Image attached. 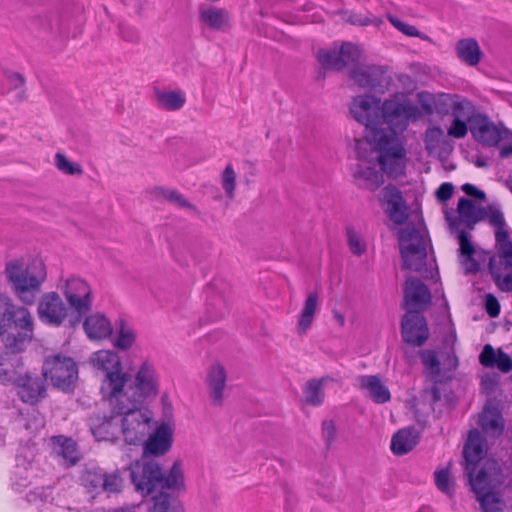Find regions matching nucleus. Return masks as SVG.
<instances>
[{
	"label": "nucleus",
	"mask_w": 512,
	"mask_h": 512,
	"mask_svg": "<svg viewBox=\"0 0 512 512\" xmlns=\"http://www.w3.org/2000/svg\"><path fill=\"white\" fill-rule=\"evenodd\" d=\"M57 289L65 297L69 307L82 317L89 313L93 305V291L87 280L77 275L61 276Z\"/></svg>",
	"instance_id": "11"
},
{
	"label": "nucleus",
	"mask_w": 512,
	"mask_h": 512,
	"mask_svg": "<svg viewBox=\"0 0 512 512\" xmlns=\"http://www.w3.org/2000/svg\"><path fill=\"white\" fill-rule=\"evenodd\" d=\"M419 433L413 427L399 430L391 440V450L396 455H404L410 452L419 441Z\"/></svg>",
	"instance_id": "33"
},
{
	"label": "nucleus",
	"mask_w": 512,
	"mask_h": 512,
	"mask_svg": "<svg viewBox=\"0 0 512 512\" xmlns=\"http://www.w3.org/2000/svg\"><path fill=\"white\" fill-rule=\"evenodd\" d=\"M104 473L101 469L88 470L83 475V482L91 491L101 490L103 486Z\"/></svg>",
	"instance_id": "47"
},
{
	"label": "nucleus",
	"mask_w": 512,
	"mask_h": 512,
	"mask_svg": "<svg viewBox=\"0 0 512 512\" xmlns=\"http://www.w3.org/2000/svg\"><path fill=\"white\" fill-rule=\"evenodd\" d=\"M353 176L358 187L370 191H375L384 182L382 173L362 164L356 167Z\"/></svg>",
	"instance_id": "36"
},
{
	"label": "nucleus",
	"mask_w": 512,
	"mask_h": 512,
	"mask_svg": "<svg viewBox=\"0 0 512 512\" xmlns=\"http://www.w3.org/2000/svg\"><path fill=\"white\" fill-rule=\"evenodd\" d=\"M437 104L438 113L452 116L447 134L456 139L464 138L468 133V127L481 114L470 99L460 94H440Z\"/></svg>",
	"instance_id": "8"
},
{
	"label": "nucleus",
	"mask_w": 512,
	"mask_h": 512,
	"mask_svg": "<svg viewBox=\"0 0 512 512\" xmlns=\"http://www.w3.org/2000/svg\"><path fill=\"white\" fill-rule=\"evenodd\" d=\"M381 100L371 95H360L353 98L350 104V113L353 118L365 126L366 141L355 140V148L359 158H364L361 154V145L368 142V135L372 131H391L381 126Z\"/></svg>",
	"instance_id": "10"
},
{
	"label": "nucleus",
	"mask_w": 512,
	"mask_h": 512,
	"mask_svg": "<svg viewBox=\"0 0 512 512\" xmlns=\"http://www.w3.org/2000/svg\"><path fill=\"white\" fill-rule=\"evenodd\" d=\"M418 102L426 114H432L434 110L437 111L438 97L435 98L432 94L427 92L418 93Z\"/></svg>",
	"instance_id": "53"
},
{
	"label": "nucleus",
	"mask_w": 512,
	"mask_h": 512,
	"mask_svg": "<svg viewBox=\"0 0 512 512\" xmlns=\"http://www.w3.org/2000/svg\"><path fill=\"white\" fill-rule=\"evenodd\" d=\"M463 192H465L467 195L472 196L479 200H485V193L478 189L476 186L470 183H466L462 186Z\"/></svg>",
	"instance_id": "60"
},
{
	"label": "nucleus",
	"mask_w": 512,
	"mask_h": 512,
	"mask_svg": "<svg viewBox=\"0 0 512 512\" xmlns=\"http://www.w3.org/2000/svg\"><path fill=\"white\" fill-rule=\"evenodd\" d=\"M403 340L414 346H422L429 338V329L425 317L417 311H406L401 322Z\"/></svg>",
	"instance_id": "19"
},
{
	"label": "nucleus",
	"mask_w": 512,
	"mask_h": 512,
	"mask_svg": "<svg viewBox=\"0 0 512 512\" xmlns=\"http://www.w3.org/2000/svg\"><path fill=\"white\" fill-rule=\"evenodd\" d=\"M83 327L87 336L92 340L108 338L113 331L110 321L104 315L98 313L87 317Z\"/></svg>",
	"instance_id": "31"
},
{
	"label": "nucleus",
	"mask_w": 512,
	"mask_h": 512,
	"mask_svg": "<svg viewBox=\"0 0 512 512\" xmlns=\"http://www.w3.org/2000/svg\"><path fill=\"white\" fill-rule=\"evenodd\" d=\"M486 311L490 317H497L500 313V305L498 300L491 294L486 296L485 300Z\"/></svg>",
	"instance_id": "58"
},
{
	"label": "nucleus",
	"mask_w": 512,
	"mask_h": 512,
	"mask_svg": "<svg viewBox=\"0 0 512 512\" xmlns=\"http://www.w3.org/2000/svg\"><path fill=\"white\" fill-rule=\"evenodd\" d=\"M481 476L473 482V492L480 502L483 512H502L503 502L498 493H488V486L481 485Z\"/></svg>",
	"instance_id": "32"
},
{
	"label": "nucleus",
	"mask_w": 512,
	"mask_h": 512,
	"mask_svg": "<svg viewBox=\"0 0 512 512\" xmlns=\"http://www.w3.org/2000/svg\"><path fill=\"white\" fill-rule=\"evenodd\" d=\"M463 266L465 268L466 273H475L479 270L478 262L471 256H465L463 261Z\"/></svg>",
	"instance_id": "62"
},
{
	"label": "nucleus",
	"mask_w": 512,
	"mask_h": 512,
	"mask_svg": "<svg viewBox=\"0 0 512 512\" xmlns=\"http://www.w3.org/2000/svg\"><path fill=\"white\" fill-rule=\"evenodd\" d=\"M403 308L406 311L422 313L431 304L432 295L429 288L419 279L408 277L405 280Z\"/></svg>",
	"instance_id": "18"
},
{
	"label": "nucleus",
	"mask_w": 512,
	"mask_h": 512,
	"mask_svg": "<svg viewBox=\"0 0 512 512\" xmlns=\"http://www.w3.org/2000/svg\"><path fill=\"white\" fill-rule=\"evenodd\" d=\"M455 51L458 58L469 66H476L482 59V51L474 38L457 41Z\"/></svg>",
	"instance_id": "35"
},
{
	"label": "nucleus",
	"mask_w": 512,
	"mask_h": 512,
	"mask_svg": "<svg viewBox=\"0 0 512 512\" xmlns=\"http://www.w3.org/2000/svg\"><path fill=\"white\" fill-rule=\"evenodd\" d=\"M378 200L391 221L403 224L407 220L408 207L397 187L393 185L384 187L379 193Z\"/></svg>",
	"instance_id": "20"
},
{
	"label": "nucleus",
	"mask_w": 512,
	"mask_h": 512,
	"mask_svg": "<svg viewBox=\"0 0 512 512\" xmlns=\"http://www.w3.org/2000/svg\"><path fill=\"white\" fill-rule=\"evenodd\" d=\"M420 357L429 376L437 381L441 375V364L436 352L426 349L420 352Z\"/></svg>",
	"instance_id": "43"
},
{
	"label": "nucleus",
	"mask_w": 512,
	"mask_h": 512,
	"mask_svg": "<svg viewBox=\"0 0 512 512\" xmlns=\"http://www.w3.org/2000/svg\"><path fill=\"white\" fill-rule=\"evenodd\" d=\"M479 362L487 368L497 367L503 373L512 371V358L500 348L495 350L490 344L483 347Z\"/></svg>",
	"instance_id": "28"
},
{
	"label": "nucleus",
	"mask_w": 512,
	"mask_h": 512,
	"mask_svg": "<svg viewBox=\"0 0 512 512\" xmlns=\"http://www.w3.org/2000/svg\"><path fill=\"white\" fill-rule=\"evenodd\" d=\"M17 372L14 369L6 367L4 364H0V382L6 383H17L18 377Z\"/></svg>",
	"instance_id": "55"
},
{
	"label": "nucleus",
	"mask_w": 512,
	"mask_h": 512,
	"mask_svg": "<svg viewBox=\"0 0 512 512\" xmlns=\"http://www.w3.org/2000/svg\"><path fill=\"white\" fill-rule=\"evenodd\" d=\"M236 180L237 176L232 164H227L221 174V186L230 200L235 197Z\"/></svg>",
	"instance_id": "45"
},
{
	"label": "nucleus",
	"mask_w": 512,
	"mask_h": 512,
	"mask_svg": "<svg viewBox=\"0 0 512 512\" xmlns=\"http://www.w3.org/2000/svg\"><path fill=\"white\" fill-rule=\"evenodd\" d=\"M361 57L360 48L352 43H344L339 49L321 50L318 59L327 69L342 70L356 64Z\"/></svg>",
	"instance_id": "17"
},
{
	"label": "nucleus",
	"mask_w": 512,
	"mask_h": 512,
	"mask_svg": "<svg viewBox=\"0 0 512 512\" xmlns=\"http://www.w3.org/2000/svg\"><path fill=\"white\" fill-rule=\"evenodd\" d=\"M458 358L455 355V352L453 349H451L446 358L443 359V369L446 371H452L455 370L458 367Z\"/></svg>",
	"instance_id": "59"
},
{
	"label": "nucleus",
	"mask_w": 512,
	"mask_h": 512,
	"mask_svg": "<svg viewBox=\"0 0 512 512\" xmlns=\"http://www.w3.org/2000/svg\"><path fill=\"white\" fill-rule=\"evenodd\" d=\"M463 455L465 459V470L476 467L483 459L485 455L484 440L478 430L474 429L469 432Z\"/></svg>",
	"instance_id": "29"
},
{
	"label": "nucleus",
	"mask_w": 512,
	"mask_h": 512,
	"mask_svg": "<svg viewBox=\"0 0 512 512\" xmlns=\"http://www.w3.org/2000/svg\"><path fill=\"white\" fill-rule=\"evenodd\" d=\"M475 469L476 467H472L469 470H465L471 488L473 489V482L481 476V485L489 487L487 489L488 493H495L494 490L502 483V471L498 462L491 459L486 460L476 476H474Z\"/></svg>",
	"instance_id": "27"
},
{
	"label": "nucleus",
	"mask_w": 512,
	"mask_h": 512,
	"mask_svg": "<svg viewBox=\"0 0 512 512\" xmlns=\"http://www.w3.org/2000/svg\"><path fill=\"white\" fill-rule=\"evenodd\" d=\"M123 397L118 395L106 401L111 414L92 418L91 430L102 440L117 439L121 434L127 444L137 445L149 433L152 414L138 401H125Z\"/></svg>",
	"instance_id": "1"
},
{
	"label": "nucleus",
	"mask_w": 512,
	"mask_h": 512,
	"mask_svg": "<svg viewBox=\"0 0 512 512\" xmlns=\"http://www.w3.org/2000/svg\"><path fill=\"white\" fill-rule=\"evenodd\" d=\"M479 424L483 431L491 436L499 435L503 430V419L494 408H485L479 417Z\"/></svg>",
	"instance_id": "40"
},
{
	"label": "nucleus",
	"mask_w": 512,
	"mask_h": 512,
	"mask_svg": "<svg viewBox=\"0 0 512 512\" xmlns=\"http://www.w3.org/2000/svg\"><path fill=\"white\" fill-rule=\"evenodd\" d=\"M346 233L351 252L356 256L363 255L367 248L361 236L353 228L350 227L347 228Z\"/></svg>",
	"instance_id": "50"
},
{
	"label": "nucleus",
	"mask_w": 512,
	"mask_h": 512,
	"mask_svg": "<svg viewBox=\"0 0 512 512\" xmlns=\"http://www.w3.org/2000/svg\"><path fill=\"white\" fill-rule=\"evenodd\" d=\"M421 112L417 106L407 99H398L397 97L385 100L381 103V126L386 124V129L403 131L410 121H416L421 117Z\"/></svg>",
	"instance_id": "14"
},
{
	"label": "nucleus",
	"mask_w": 512,
	"mask_h": 512,
	"mask_svg": "<svg viewBox=\"0 0 512 512\" xmlns=\"http://www.w3.org/2000/svg\"><path fill=\"white\" fill-rule=\"evenodd\" d=\"M198 20L204 28L211 31L225 32L232 27L229 11L218 6L200 5Z\"/></svg>",
	"instance_id": "22"
},
{
	"label": "nucleus",
	"mask_w": 512,
	"mask_h": 512,
	"mask_svg": "<svg viewBox=\"0 0 512 512\" xmlns=\"http://www.w3.org/2000/svg\"><path fill=\"white\" fill-rule=\"evenodd\" d=\"M34 332V320L30 311L13 303L7 296L0 294V335L5 349L12 354L25 350L31 342Z\"/></svg>",
	"instance_id": "3"
},
{
	"label": "nucleus",
	"mask_w": 512,
	"mask_h": 512,
	"mask_svg": "<svg viewBox=\"0 0 512 512\" xmlns=\"http://www.w3.org/2000/svg\"><path fill=\"white\" fill-rule=\"evenodd\" d=\"M55 166L65 175L81 176L83 168L79 163L71 162L63 153L57 152L55 154Z\"/></svg>",
	"instance_id": "44"
},
{
	"label": "nucleus",
	"mask_w": 512,
	"mask_h": 512,
	"mask_svg": "<svg viewBox=\"0 0 512 512\" xmlns=\"http://www.w3.org/2000/svg\"><path fill=\"white\" fill-rule=\"evenodd\" d=\"M490 225L495 228L496 253L490 258L489 270L502 291L512 290V240L501 211H493Z\"/></svg>",
	"instance_id": "5"
},
{
	"label": "nucleus",
	"mask_w": 512,
	"mask_h": 512,
	"mask_svg": "<svg viewBox=\"0 0 512 512\" xmlns=\"http://www.w3.org/2000/svg\"><path fill=\"white\" fill-rule=\"evenodd\" d=\"M350 78L360 87L384 93L391 84V78L381 66L359 65L350 71Z\"/></svg>",
	"instance_id": "16"
},
{
	"label": "nucleus",
	"mask_w": 512,
	"mask_h": 512,
	"mask_svg": "<svg viewBox=\"0 0 512 512\" xmlns=\"http://www.w3.org/2000/svg\"><path fill=\"white\" fill-rule=\"evenodd\" d=\"M493 211L500 210L492 206L488 208L477 206L472 200L465 197L459 199L457 206L460 222L470 229H472L477 222L485 219H488L490 223V215Z\"/></svg>",
	"instance_id": "26"
},
{
	"label": "nucleus",
	"mask_w": 512,
	"mask_h": 512,
	"mask_svg": "<svg viewBox=\"0 0 512 512\" xmlns=\"http://www.w3.org/2000/svg\"><path fill=\"white\" fill-rule=\"evenodd\" d=\"M130 476L137 492L148 496L154 491L159 493L153 497V506L149 512H183L181 505L167 491H180L184 487L182 464L174 462L165 475L161 466L154 460L142 459L130 467Z\"/></svg>",
	"instance_id": "2"
},
{
	"label": "nucleus",
	"mask_w": 512,
	"mask_h": 512,
	"mask_svg": "<svg viewBox=\"0 0 512 512\" xmlns=\"http://www.w3.org/2000/svg\"><path fill=\"white\" fill-rule=\"evenodd\" d=\"M122 37L126 40V41H130V42H133V41H137L139 36L136 32L134 31H131L129 32L127 35L125 34V31L123 30L122 31Z\"/></svg>",
	"instance_id": "63"
},
{
	"label": "nucleus",
	"mask_w": 512,
	"mask_h": 512,
	"mask_svg": "<svg viewBox=\"0 0 512 512\" xmlns=\"http://www.w3.org/2000/svg\"><path fill=\"white\" fill-rule=\"evenodd\" d=\"M152 193L156 198H163L180 209H186L195 214H199L197 207L176 189L159 186L155 187Z\"/></svg>",
	"instance_id": "38"
},
{
	"label": "nucleus",
	"mask_w": 512,
	"mask_h": 512,
	"mask_svg": "<svg viewBox=\"0 0 512 512\" xmlns=\"http://www.w3.org/2000/svg\"><path fill=\"white\" fill-rule=\"evenodd\" d=\"M342 14H343V19L351 25L368 26L371 24L379 25L382 23V20H380V19H377V18L371 19L367 16L363 17L362 15L355 14V13L348 12V11H344V12H342Z\"/></svg>",
	"instance_id": "52"
},
{
	"label": "nucleus",
	"mask_w": 512,
	"mask_h": 512,
	"mask_svg": "<svg viewBox=\"0 0 512 512\" xmlns=\"http://www.w3.org/2000/svg\"><path fill=\"white\" fill-rule=\"evenodd\" d=\"M155 99L157 105L167 111H177L186 103L185 94L181 91L156 90Z\"/></svg>",
	"instance_id": "39"
},
{
	"label": "nucleus",
	"mask_w": 512,
	"mask_h": 512,
	"mask_svg": "<svg viewBox=\"0 0 512 512\" xmlns=\"http://www.w3.org/2000/svg\"><path fill=\"white\" fill-rule=\"evenodd\" d=\"M119 394L124 396L125 401L136 400L141 406L147 398L155 397L158 394V380L154 367L144 362L134 380L130 374L126 373L125 386Z\"/></svg>",
	"instance_id": "12"
},
{
	"label": "nucleus",
	"mask_w": 512,
	"mask_h": 512,
	"mask_svg": "<svg viewBox=\"0 0 512 512\" xmlns=\"http://www.w3.org/2000/svg\"><path fill=\"white\" fill-rule=\"evenodd\" d=\"M368 144L378 152L377 159L383 172L393 178L405 173L406 150L397 132L372 131L368 135Z\"/></svg>",
	"instance_id": "7"
},
{
	"label": "nucleus",
	"mask_w": 512,
	"mask_h": 512,
	"mask_svg": "<svg viewBox=\"0 0 512 512\" xmlns=\"http://www.w3.org/2000/svg\"><path fill=\"white\" fill-rule=\"evenodd\" d=\"M102 491L106 493H119L122 488L123 480L118 471L104 473Z\"/></svg>",
	"instance_id": "49"
},
{
	"label": "nucleus",
	"mask_w": 512,
	"mask_h": 512,
	"mask_svg": "<svg viewBox=\"0 0 512 512\" xmlns=\"http://www.w3.org/2000/svg\"><path fill=\"white\" fill-rule=\"evenodd\" d=\"M173 430L168 424H161L143 441L144 456H162L172 447Z\"/></svg>",
	"instance_id": "23"
},
{
	"label": "nucleus",
	"mask_w": 512,
	"mask_h": 512,
	"mask_svg": "<svg viewBox=\"0 0 512 512\" xmlns=\"http://www.w3.org/2000/svg\"><path fill=\"white\" fill-rule=\"evenodd\" d=\"M323 384L321 380L312 379L304 387V396L308 404L320 405L324 400Z\"/></svg>",
	"instance_id": "42"
},
{
	"label": "nucleus",
	"mask_w": 512,
	"mask_h": 512,
	"mask_svg": "<svg viewBox=\"0 0 512 512\" xmlns=\"http://www.w3.org/2000/svg\"><path fill=\"white\" fill-rule=\"evenodd\" d=\"M402 269L420 273L425 278H434L438 270L434 259L428 258L429 240L424 231L405 227L399 235Z\"/></svg>",
	"instance_id": "6"
},
{
	"label": "nucleus",
	"mask_w": 512,
	"mask_h": 512,
	"mask_svg": "<svg viewBox=\"0 0 512 512\" xmlns=\"http://www.w3.org/2000/svg\"><path fill=\"white\" fill-rule=\"evenodd\" d=\"M443 136V130L440 127H432L426 131L425 142L427 146L431 142H437Z\"/></svg>",
	"instance_id": "61"
},
{
	"label": "nucleus",
	"mask_w": 512,
	"mask_h": 512,
	"mask_svg": "<svg viewBox=\"0 0 512 512\" xmlns=\"http://www.w3.org/2000/svg\"><path fill=\"white\" fill-rule=\"evenodd\" d=\"M360 389L368 392L369 397L378 404L386 403L390 400L391 394L380 378L376 375H363L358 378Z\"/></svg>",
	"instance_id": "30"
},
{
	"label": "nucleus",
	"mask_w": 512,
	"mask_h": 512,
	"mask_svg": "<svg viewBox=\"0 0 512 512\" xmlns=\"http://www.w3.org/2000/svg\"><path fill=\"white\" fill-rule=\"evenodd\" d=\"M53 451L63 458L67 465H75L79 459L80 454L77 449V444L71 438L59 435L51 438Z\"/></svg>",
	"instance_id": "34"
},
{
	"label": "nucleus",
	"mask_w": 512,
	"mask_h": 512,
	"mask_svg": "<svg viewBox=\"0 0 512 512\" xmlns=\"http://www.w3.org/2000/svg\"><path fill=\"white\" fill-rule=\"evenodd\" d=\"M5 278L17 298L28 305L34 303L35 295L47 278L44 262L40 259H15L6 263Z\"/></svg>",
	"instance_id": "4"
},
{
	"label": "nucleus",
	"mask_w": 512,
	"mask_h": 512,
	"mask_svg": "<svg viewBox=\"0 0 512 512\" xmlns=\"http://www.w3.org/2000/svg\"><path fill=\"white\" fill-rule=\"evenodd\" d=\"M390 23L401 33L409 37H418L422 40H427L428 36L423 35L415 26L404 23L395 16H388Z\"/></svg>",
	"instance_id": "48"
},
{
	"label": "nucleus",
	"mask_w": 512,
	"mask_h": 512,
	"mask_svg": "<svg viewBox=\"0 0 512 512\" xmlns=\"http://www.w3.org/2000/svg\"><path fill=\"white\" fill-rule=\"evenodd\" d=\"M115 512H139L136 507H127V508H120L116 510Z\"/></svg>",
	"instance_id": "64"
},
{
	"label": "nucleus",
	"mask_w": 512,
	"mask_h": 512,
	"mask_svg": "<svg viewBox=\"0 0 512 512\" xmlns=\"http://www.w3.org/2000/svg\"><path fill=\"white\" fill-rule=\"evenodd\" d=\"M473 138L486 146H495L502 139L501 130L484 114H480L468 127Z\"/></svg>",
	"instance_id": "24"
},
{
	"label": "nucleus",
	"mask_w": 512,
	"mask_h": 512,
	"mask_svg": "<svg viewBox=\"0 0 512 512\" xmlns=\"http://www.w3.org/2000/svg\"><path fill=\"white\" fill-rule=\"evenodd\" d=\"M227 371L220 363H214L207 369L205 384L211 405L221 407L225 400Z\"/></svg>",
	"instance_id": "21"
},
{
	"label": "nucleus",
	"mask_w": 512,
	"mask_h": 512,
	"mask_svg": "<svg viewBox=\"0 0 512 512\" xmlns=\"http://www.w3.org/2000/svg\"><path fill=\"white\" fill-rule=\"evenodd\" d=\"M16 385L18 395L25 403L35 404L46 396L45 378L40 376L21 375L18 377Z\"/></svg>",
	"instance_id": "25"
},
{
	"label": "nucleus",
	"mask_w": 512,
	"mask_h": 512,
	"mask_svg": "<svg viewBox=\"0 0 512 512\" xmlns=\"http://www.w3.org/2000/svg\"><path fill=\"white\" fill-rule=\"evenodd\" d=\"M435 484L441 492L445 493L449 497L454 495V482L451 479L449 468L435 472Z\"/></svg>",
	"instance_id": "46"
},
{
	"label": "nucleus",
	"mask_w": 512,
	"mask_h": 512,
	"mask_svg": "<svg viewBox=\"0 0 512 512\" xmlns=\"http://www.w3.org/2000/svg\"><path fill=\"white\" fill-rule=\"evenodd\" d=\"M454 187L451 183L445 182L439 186L436 191V197L439 201L445 202L453 195Z\"/></svg>",
	"instance_id": "57"
},
{
	"label": "nucleus",
	"mask_w": 512,
	"mask_h": 512,
	"mask_svg": "<svg viewBox=\"0 0 512 512\" xmlns=\"http://www.w3.org/2000/svg\"><path fill=\"white\" fill-rule=\"evenodd\" d=\"M7 80L10 85L11 90H19L16 97L18 101H23L26 99V92L24 89L25 86V78L23 75L17 72H11L7 74Z\"/></svg>",
	"instance_id": "51"
},
{
	"label": "nucleus",
	"mask_w": 512,
	"mask_h": 512,
	"mask_svg": "<svg viewBox=\"0 0 512 512\" xmlns=\"http://www.w3.org/2000/svg\"><path fill=\"white\" fill-rule=\"evenodd\" d=\"M90 362L96 369L103 372L100 386L103 400L107 401L120 395L125 386L126 372L122 370L118 354L111 350H100L93 353Z\"/></svg>",
	"instance_id": "9"
},
{
	"label": "nucleus",
	"mask_w": 512,
	"mask_h": 512,
	"mask_svg": "<svg viewBox=\"0 0 512 512\" xmlns=\"http://www.w3.org/2000/svg\"><path fill=\"white\" fill-rule=\"evenodd\" d=\"M337 435L336 425L333 420H325L322 423V437L327 447H330Z\"/></svg>",
	"instance_id": "54"
},
{
	"label": "nucleus",
	"mask_w": 512,
	"mask_h": 512,
	"mask_svg": "<svg viewBox=\"0 0 512 512\" xmlns=\"http://www.w3.org/2000/svg\"><path fill=\"white\" fill-rule=\"evenodd\" d=\"M43 376L54 387L68 392L74 389L78 379V367L71 357L60 354L47 357L42 367Z\"/></svg>",
	"instance_id": "13"
},
{
	"label": "nucleus",
	"mask_w": 512,
	"mask_h": 512,
	"mask_svg": "<svg viewBox=\"0 0 512 512\" xmlns=\"http://www.w3.org/2000/svg\"><path fill=\"white\" fill-rule=\"evenodd\" d=\"M136 340L134 329L124 320H120L117 325V337L114 346L120 350L129 349Z\"/></svg>",
	"instance_id": "41"
},
{
	"label": "nucleus",
	"mask_w": 512,
	"mask_h": 512,
	"mask_svg": "<svg viewBox=\"0 0 512 512\" xmlns=\"http://www.w3.org/2000/svg\"><path fill=\"white\" fill-rule=\"evenodd\" d=\"M318 302L319 296L317 292H311L307 295L298 319L297 330L300 335L305 334L312 325L318 309Z\"/></svg>",
	"instance_id": "37"
},
{
	"label": "nucleus",
	"mask_w": 512,
	"mask_h": 512,
	"mask_svg": "<svg viewBox=\"0 0 512 512\" xmlns=\"http://www.w3.org/2000/svg\"><path fill=\"white\" fill-rule=\"evenodd\" d=\"M460 251L463 256H471L474 254V247L469 240V236L466 232L461 231L458 236Z\"/></svg>",
	"instance_id": "56"
},
{
	"label": "nucleus",
	"mask_w": 512,
	"mask_h": 512,
	"mask_svg": "<svg viewBox=\"0 0 512 512\" xmlns=\"http://www.w3.org/2000/svg\"><path fill=\"white\" fill-rule=\"evenodd\" d=\"M70 309L58 292L50 291L41 296L37 314L43 323L59 327L67 319Z\"/></svg>",
	"instance_id": "15"
}]
</instances>
